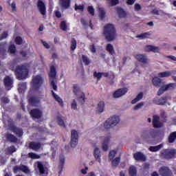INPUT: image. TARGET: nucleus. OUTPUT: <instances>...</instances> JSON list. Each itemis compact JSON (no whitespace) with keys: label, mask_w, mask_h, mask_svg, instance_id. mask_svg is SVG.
<instances>
[{"label":"nucleus","mask_w":176,"mask_h":176,"mask_svg":"<svg viewBox=\"0 0 176 176\" xmlns=\"http://www.w3.org/2000/svg\"><path fill=\"white\" fill-rule=\"evenodd\" d=\"M153 85L155 87H160L162 85H163L157 91V96H162L164 94L165 91H168V90H174L175 89L176 85L175 83H169L164 85V82L162 81V79L158 76H155L153 80Z\"/></svg>","instance_id":"nucleus-1"},{"label":"nucleus","mask_w":176,"mask_h":176,"mask_svg":"<svg viewBox=\"0 0 176 176\" xmlns=\"http://www.w3.org/2000/svg\"><path fill=\"white\" fill-rule=\"evenodd\" d=\"M28 72H30V65L24 64L16 66L15 69V75L16 76V79L19 80H24V79H27L28 78Z\"/></svg>","instance_id":"nucleus-2"},{"label":"nucleus","mask_w":176,"mask_h":176,"mask_svg":"<svg viewBox=\"0 0 176 176\" xmlns=\"http://www.w3.org/2000/svg\"><path fill=\"white\" fill-rule=\"evenodd\" d=\"M103 35L105 39L109 42L115 41V39H116V30L115 29V25L111 23L106 24L103 29Z\"/></svg>","instance_id":"nucleus-3"},{"label":"nucleus","mask_w":176,"mask_h":176,"mask_svg":"<svg viewBox=\"0 0 176 176\" xmlns=\"http://www.w3.org/2000/svg\"><path fill=\"white\" fill-rule=\"evenodd\" d=\"M33 90H38L43 85V77L41 75L34 76L31 82Z\"/></svg>","instance_id":"nucleus-4"},{"label":"nucleus","mask_w":176,"mask_h":176,"mask_svg":"<svg viewBox=\"0 0 176 176\" xmlns=\"http://www.w3.org/2000/svg\"><path fill=\"white\" fill-rule=\"evenodd\" d=\"M175 149H164L161 151V156L164 159H173L175 156Z\"/></svg>","instance_id":"nucleus-5"},{"label":"nucleus","mask_w":176,"mask_h":176,"mask_svg":"<svg viewBox=\"0 0 176 176\" xmlns=\"http://www.w3.org/2000/svg\"><path fill=\"white\" fill-rule=\"evenodd\" d=\"M74 93L78 96V100L80 102V104H83L85 102V94L80 91V88L79 86L76 85H74Z\"/></svg>","instance_id":"nucleus-6"},{"label":"nucleus","mask_w":176,"mask_h":176,"mask_svg":"<svg viewBox=\"0 0 176 176\" xmlns=\"http://www.w3.org/2000/svg\"><path fill=\"white\" fill-rule=\"evenodd\" d=\"M49 76L51 85L54 90H57V85H56V82H54V79L56 78V67L54 66L51 67Z\"/></svg>","instance_id":"nucleus-7"},{"label":"nucleus","mask_w":176,"mask_h":176,"mask_svg":"<svg viewBox=\"0 0 176 176\" xmlns=\"http://www.w3.org/2000/svg\"><path fill=\"white\" fill-rule=\"evenodd\" d=\"M71 134V146L72 148H75V146L78 145V138H79L78 135V131H76V130H72Z\"/></svg>","instance_id":"nucleus-8"},{"label":"nucleus","mask_w":176,"mask_h":176,"mask_svg":"<svg viewBox=\"0 0 176 176\" xmlns=\"http://www.w3.org/2000/svg\"><path fill=\"white\" fill-rule=\"evenodd\" d=\"M37 8L41 14H42L43 16H45V14H46V6L45 5V3L42 1V0H38L37 3Z\"/></svg>","instance_id":"nucleus-9"},{"label":"nucleus","mask_w":176,"mask_h":176,"mask_svg":"<svg viewBox=\"0 0 176 176\" xmlns=\"http://www.w3.org/2000/svg\"><path fill=\"white\" fill-rule=\"evenodd\" d=\"M160 174L162 176H172L173 172L168 168L163 166L160 169Z\"/></svg>","instance_id":"nucleus-10"},{"label":"nucleus","mask_w":176,"mask_h":176,"mask_svg":"<svg viewBox=\"0 0 176 176\" xmlns=\"http://www.w3.org/2000/svg\"><path fill=\"white\" fill-rule=\"evenodd\" d=\"M126 93L127 89H119L113 93V97L114 98H119L120 97H122V96H124Z\"/></svg>","instance_id":"nucleus-11"},{"label":"nucleus","mask_w":176,"mask_h":176,"mask_svg":"<svg viewBox=\"0 0 176 176\" xmlns=\"http://www.w3.org/2000/svg\"><path fill=\"white\" fill-rule=\"evenodd\" d=\"M19 171H23L25 174H30V169H28V167L23 165L14 167V173H19Z\"/></svg>","instance_id":"nucleus-12"},{"label":"nucleus","mask_w":176,"mask_h":176,"mask_svg":"<svg viewBox=\"0 0 176 176\" xmlns=\"http://www.w3.org/2000/svg\"><path fill=\"white\" fill-rule=\"evenodd\" d=\"M134 57L138 61H140V63H142L143 64H148V58L146 57V55L144 54H135Z\"/></svg>","instance_id":"nucleus-13"},{"label":"nucleus","mask_w":176,"mask_h":176,"mask_svg":"<svg viewBox=\"0 0 176 176\" xmlns=\"http://www.w3.org/2000/svg\"><path fill=\"white\" fill-rule=\"evenodd\" d=\"M153 126L156 129L163 127V123L160 122V118L157 116H154L153 118Z\"/></svg>","instance_id":"nucleus-14"},{"label":"nucleus","mask_w":176,"mask_h":176,"mask_svg":"<svg viewBox=\"0 0 176 176\" xmlns=\"http://www.w3.org/2000/svg\"><path fill=\"white\" fill-rule=\"evenodd\" d=\"M111 124L113 127H115V126H118L119 123L120 122V118L119 116H113L109 119Z\"/></svg>","instance_id":"nucleus-15"},{"label":"nucleus","mask_w":176,"mask_h":176,"mask_svg":"<svg viewBox=\"0 0 176 176\" xmlns=\"http://www.w3.org/2000/svg\"><path fill=\"white\" fill-rule=\"evenodd\" d=\"M94 157L98 163H101V151L98 147L94 149Z\"/></svg>","instance_id":"nucleus-16"},{"label":"nucleus","mask_w":176,"mask_h":176,"mask_svg":"<svg viewBox=\"0 0 176 176\" xmlns=\"http://www.w3.org/2000/svg\"><path fill=\"white\" fill-rule=\"evenodd\" d=\"M4 84L8 90L12 89V85H13V80L10 76H6L4 79Z\"/></svg>","instance_id":"nucleus-17"},{"label":"nucleus","mask_w":176,"mask_h":176,"mask_svg":"<svg viewBox=\"0 0 176 176\" xmlns=\"http://www.w3.org/2000/svg\"><path fill=\"white\" fill-rule=\"evenodd\" d=\"M133 157L135 160H138L139 162H145L146 160L145 155H144L142 153L140 152L135 153L133 155Z\"/></svg>","instance_id":"nucleus-18"},{"label":"nucleus","mask_w":176,"mask_h":176,"mask_svg":"<svg viewBox=\"0 0 176 176\" xmlns=\"http://www.w3.org/2000/svg\"><path fill=\"white\" fill-rule=\"evenodd\" d=\"M30 115L35 119H39L42 116V111L39 109H33L31 111Z\"/></svg>","instance_id":"nucleus-19"},{"label":"nucleus","mask_w":176,"mask_h":176,"mask_svg":"<svg viewBox=\"0 0 176 176\" xmlns=\"http://www.w3.org/2000/svg\"><path fill=\"white\" fill-rule=\"evenodd\" d=\"M110 140L111 138H109V136H107L104 139L102 142V149L104 152H107V151H108V144H109Z\"/></svg>","instance_id":"nucleus-20"},{"label":"nucleus","mask_w":176,"mask_h":176,"mask_svg":"<svg viewBox=\"0 0 176 176\" xmlns=\"http://www.w3.org/2000/svg\"><path fill=\"white\" fill-rule=\"evenodd\" d=\"M154 104H156V105H164L166 102H167V98L162 97L160 99H153Z\"/></svg>","instance_id":"nucleus-21"},{"label":"nucleus","mask_w":176,"mask_h":176,"mask_svg":"<svg viewBox=\"0 0 176 176\" xmlns=\"http://www.w3.org/2000/svg\"><path fill=\"white\" fill-rule=\"evenodd\" d=\"M42 98V95H39L38 96L30 98V103L33 105V107H36L38 104L40 102V100Z\"/></svg>","instance_id":"nucleus-22"},{"label":"nucleus","mask_w":176,"mask_h":176,"mask_svg":"<svg viewBox=\"0 0 176 176\" xmlns=\"http://www.w3.org/2000/svg\"><path fill=\"white\" fill-rule=\"evenodd\" d=\"M29 146L33 151H39L41 149V143L32 142L30 143Z\"/></svg>","instance_id":"nucleus-23"},{"label":"nucleus","mask_w":176,"mask_h":176,"mask_svg":"<svg viewBox=\"0 0 176 176\" xmlns=\"http://www.w3.org/2000/svg\"><path fill=\"white\" fill-rule=\"evenodd\" d=\"M34 166L37 167L40 174H45V167H43V164L41 162H37L34 164Z\"/></svg>","instance_id":"nucleus-24"},{"label":"nucleus","mask_w":176,"mask_h":176,"mask_svg":"<svg viewBox=\"0 0 176 176\" xmlns=\"http://www.w3.org/2000/svg\"><path fill=\"white\" fill-rule=\"evenodd\" d=\"M142 98H144V93L140 92L136 96V97L133 100H132L131 104H137V102H138L139 101H141Z\"/></svg>","instance_id":"nucleus-25"},{"label":"nucleus","mask_w":176,"mask_h":176,"mask_svg":"<svg viewBox=\"0 0 176 176\" xmlns=\"http://www.w3.org/2000/svg\"><path fill=\"white\" fill-rule=\"evenodd\" d=\"M152 34L151 32H146L144 33H141L140 34H138L136 36V38H138V39H146V38H149Z\"/></svg>","instance_id":"nucleus-26"},{"label":"nucleus","mask_w":176,"mask_h":176,"mask_svg":"<svg viewBox=\"0 0 176 176\" xmlns=\"http://www.w3.org/2000/svg\"><path fill=\"white\" fill-rule=\"evenodd\" d=\"M104 107H105V104L104 103V102H100L98 104V106L96 108V112H98V113H102V112H104Z\"/></svg>","instance_id":"nucleus-27"},{"label":"nucleus","mask_w":176,"mask_h":176,"mask_svg":"<svg viewBox=\"0 0 176 176\" xmlns=\"http://www.w3.org/2000/svg\"><path fill=\"white\" fill-rule=\"evenodd\" d=\"M170 76L171 72L170 71H165L157 74V76L160 78H170Z\"/></svg>","instance_id":"nucleus-28"},{"label":"nucleus","mask_w":176,"mask_h":176,"mask_svg":"<svg viewBox=\"0 0 176 176\" xmlns=\"http://www.w3.org/2000/svg\"><path fill=\"white\" fill-rule=\"evenodd\" d=\"M162 148H163V144L157 146H150L148 148V151H150V152H157L160 149H162Z\"/></svg>","instance_id":"nucleus-29"},{"label":"nucleus","mask_w":176,"mask_h":176,"mask_svg":"<svg viewBox=\"0 0 176 176\" xmlns=\"http://www.w3.org/2000/svg\"><path fill=\"white\" fill-rule=\"evenodd\" d=\"M70 0H60V4L64 9H68L69 8Z\"/></svg>","instance_id":"nucleus-30"},{"label":"nucleus","mask_w":176,"mask_h":176,"mask_svg":"<svg viewBox=\"0 0 176 176\" xmlns=\"http://www.w3.org/2000/svg\"><path fill=\"white\" fill-rule=\"evenodd\" d=\"M52 96L54 98V100H56L57 101V102H58V104L60 105V107H63V99H61V98H60V96H58L57 94H56L54 93V91H52Z\"/></svg>","instance_id":"nucleus-31"},{"label":"nucleus","mask_w":176,"mask_h":176,"mask_svg":"<svg viewBox=\"0 0 176 176\" xmlns=\"http://www.w3.org/2000/svg\"><path fill=\"white\" fill-rule=\"evenodd\" d=\"M117 13L120 19L126 17V12H124V10H123L122 8H117Z\"/></svg>","instance_id":"nucleus-32"},{"label":"nucleus","mask_w":176,"mask_h":176,"mask_svg":"<svg viewBox=\"0 0 176 176\" xmlns=\"http://www.w3.org/2000/svg\"><path fill=\"white\" fill-rule=\"evenodd\" d=\"M25 89H27V84L25 82H22L19 85L18 91L19 93H23Z\"/></svg>","instance_id":"nucleus-33"},{"label":"nucleus","mask_w":176,"mask_h":176,"mask_svg":"<svg viewBox=\"0 0 176 176\" xmlns=\"http://www.w3.org/2000/svg\"><path fill=\"white\" fill-rule=\"evenodd\" d=\"M106 50H107L110 54H115V50H113V45H112V44H107L106 46Z\"/></svg>","instance_id":"nucleus-34"},{"label":"nucleus","mask_w":176,"mask_h":176,"mask_svg":"<svg viewBox=\"0 0 176 176\" xmlns=\"http://www.w3.org/2000/svg\"><path fill=\"white\" fill-rule=\"evenodd\" d=\"M103 127L104 129V130H109V129H112V127H113L112 126V124H111L109 120L108 119L103 125Z\"/></svg>","instance_id":"nucleus-35"},{"label":"nucleus","mask_w":176,"mask_h":176,"mask_svg":"<svg viewBox=\"0 0 176 176\" xmlns=\"http://www.w3.org/2000/svg\"><path fill=\"white\" fill-rule=\"evenodd\" d=\"M176 140V131L170 134L168 141L170 144H173Z\"/></svg>","instance_id":"nucleus-36"},{"label":"nucleus","mask_w":176,"mask_h":176,"mask_svg":"<svg viewBox=\"0 0 176 176\" xmlns=\"http://www.w3.org/2000/svg\"><path fill=\"white\" fill-rule=\"evenodd\" d=\"M100 20H104L105 19V11L104 8H99V14H98Z\"/></svg>","instance_id":"nucleus-37"},{"label":"nucleus","mask_w":176,"mask_h":176,"mask_svg":"<svg viewBox=\"0 0 176 176\" xmlns=\"http://www.w3.org/2000/svg\"><path fill=\"white\" fill-rule=\"evenodd\" d=\"M137 174V169L134 166H131L129 168V175L131 176H135Z\"/></svg>","instance_id":"nucleus-38"},{"label":"nucleus","mask_w":176,"mask_h":176,"mask_svg":"<svg viewBox=\"0 0 176 176\" xmlns=\"http://www.w3.org/2000/svg\"><path fill=\"white\" fill-rule=\"evenodd\" d=\"M144 107V102H140L136 105H135L133 108V111H138L139 109H141Z\"/></svg>","instance_id":"nucleus-39"},{"label":"nucleus","mask_w":176,"mask_h":176,"mask_svg":"<svg viewBox=\"0 0 176 176\" xmlns=\"http://www.w3.org/2000/svg\"><path fill=\"white\" fill-rule=\"evenodd\" d=\"M6 138L9 140V141H11V142H16V141H17V138L12 134H8Z\"/></svg>","instance_id":"nucleus-40"},{"label":"nucleus","mask_w":176,"mask_h":176,"mask_svg":"<svg viewBox=\"0 0 176 176\" xmlns=\"http://www.w3.org/2000/svg\"><path fill=\"white\" fill-rule=\"evenodd\" d=\"M119 163H120V157H116L112 160V166H113V167H116Z\"/></svg>","instance_id":"nucleus-41"},{"label":"nucleus","mask_w":176,"mask_h":176,"mask_svg":"<svg viewBox=\"0 0 176 176\" xmlns=\"http://www.w3.org/2000/svg\"><path fill=\"white\" fill-rule=\"evenodd\" d=\"M14 133H16L18 137H21L23 135V130L18 128L14 129Z\"/></svg>","instance_id":"nucleus-42"},{"label":"nucleus","mask_w":176,"mask_h":176,"mask_svg":"<svg viewBox=\"0 0 176 176\" xmlns=\"http://www.w3.org/2000/svg\"><path fill=\"white\" fill-rule=\"evenodd\" d=\"M8 52L11 54H14L16 53V47L14 45H11L8 49Z\"/></svg>","instance_id":"nucleus-43"},{"label":"nucleus","mask_w":176,"mask_h":176,"mask_svg":"<svg viewBox=\"0 0 176 176\" xmlns=\"http://www.w3.org/2000/svg\"><path fill=\"white\" fill-rule=\"evenodd\" d=\"M82 60L85 65H89V64H90V60H89V58H87V56L82 55Z\"/></svg>","instance_id":"nucleus-44"},{"label":"nucleus","mask_w":176,"mask_h":176,"mask_svg":"<svg viewBox=\"0 0 176 176\" xmlns=\"http://www.w3.org/2000/svg\"><path fill=\"white\" fill-rule=\"evenodd\" d=\"M76 49V40L74 38L72 39V44H71V50L74 52Z\"/></svg>","instance_id":"nucleus-45"},{"label":"nucleus","mask_w":176,"mask_h":176,"mask_svg":"<svg viewBox=\"0 0 176 176\" xmlns=\"http://www.w3.org/2000/svg\"><path fill=\"white\" fill-rule=\"evenodd\" d=\"M29 157H30L31 159H39L41 157V156H39L38 155H37L36 153H30L28 154Z\"/></svg>","instance_id":"nucleus-46"},{"label":"nucleus","mask_w":176,"mask_h":176,"mask_svg":"<svg viewBox=\"0 0 176 176\" xmlns=\"http://www.w3.org/2000/svg\"><path fill=\"white\" fill-rule=\"evenodd\" d=\"M14 152H16V148L14 146H10L6 149L7 153H13Z\"/></svg>","instance_id":"nucleus-47"},{"label":"nucleus","mask_w":176,"mask_h":176,"mask_svg":"<svg viewBox=\"0 0 176 176\" xmlns=\"http://www.w3.org/2000/svg\"><path fill=\"white\" fill-rule=\"evenodd\" d=\"M60 28L63 30V31H67V26L65 21L60 23Z\"/></svg>","instance_id":"nucleus-48"},{"label":"nucleus","mask_w":176,"mask_h":176,"mask_svg":"<svg viewBox=\"0 0 176 176\" xmlns=\"http://www.w3.org/2000/svg\"><path fill=\"white\" fill-rule=\"evenodd\" d=\"M116 156V151H111L109 155L110 160H113V157Z\"/></svg>","instance_id":"nucleus-49"},{"label":"nucleus","mask_w":176,"mask_h":176,"mask_svg":"<svg viewBox=\"0 0 176 176\" xmlns=\"http://www.w3.org/2000/svg\"><path fill=\"white\" fill-rule=\"evenodd\" d=\"M88 13L91 14V16H94V8L93 6H89L87 8Z\"/></svg>","instance_id":"nucleus-50"},{"label":"nucleus","mask_w":176,"mask_h":176,"mask_svg":"<svg viewBox=\"0 0 176 176\" xmlns=\"http://www.w3.org/2000/svg\"><path fill=\"white\" fill-rule=\"evenodd\" d=\"M57 122L59 126H61L62 127H65V123H64L63 119H61L60 118H58Z\"/></svg>","instance_id":"nucleus-51"},{"label":"nucleus","mask_w":176,"mask_h":176,"mask_svg":"<svg viewBox=\"0 0 176 176\" xmlns=\"http://www.w3.org/2000/svg\"><path fill=\"white\" fill-rule=\"evenodd\" d=\"M151 52H153V53H159V52H160V47L153 45Z\"/></svg>","instance_id":"nucleus-52"},{"label":"nucleus","mask_w":176,"mask_h":176,"mask_svg":"<svg viewBox=\"0 0 176 176\" xmlns=\"http://www.w3.org/2000/svg\"><path fill=\"white\" fill-rule=\"evenodd\" d=\"M142 8L141 7V5H140L139 3H135L134 5V10L135 12H140V10H141Z\"/></svg>","instance_id":"nucleus-53"},{"label":"nucleus","mask_w":176,"mask_h":176,"mask_svg":"<svg viewBox=\"0 0 176 176\" xmlns=\"http://www.w3.org/2000/svg\"><path fill=\"white\" fill-rule=\"evenodd\" d=\"M15 42H16V45H22L23 38H21V37H20V36H17L15 39Z\"/></svg>","instance_id":"nucleus-54"},{"label":"nucleus","mask_w":176,"mask_h":176,"mask_svg":"<svg viewBox=\"0 0 176 176\" xmlns=\"http://www.w3.org/2000/svg\"><path fill=\"white\" fill-rule=\"evenodd\" d=\"M85 9V8L83 7V6L82 5H75V10H80V12H83V10Z\"/></svg>","instance_id":"nucleus-55"},{"label":"nucleus","mask_w":176,"mask_h":176,"mask_svg":"<svg viewBox=\"0 0 176 176\" xmlns=\"http://www.w3.org/2000/svg\"><path fill=\"white\" fill-rule=\"evenodd\" d=\"M94 78H96V79H98V80H100V79H101V77L102 76V73L95 72L94 74Z\"/></svg>","instance_id":"nucleus-56"},{"label":"nucleus","mask_w":176,"mask_h":176,"mask_svg":"<svg viewBox=\"0 0 176 176\" xmlns=\"http://www.w3.org/2000/svg\"><path fill=\"white\" fill-rule=\"evenodd\" d=\"M6 47V43H1L0 44V53H2V52L5 50Z\"/></svg>","instance_id":"nucleus-57"},{"label":"nucleus","mask_w":176,"mask_h":176,"mask_svg":"<svg viewBox=\"0 0 176 176\" xmlns=\"http://www.w3.org/2000/svg\"><path fill=\"white\" fill-rule=\"evenodd\" d=\"M59 160L60 162V165L64 166V163H65V157H64V155H60Z\"/></svg>","instance_id":"nucleus-58"},{"label":"nucleus","mask_w":176,"mask_h":176,"mask_svg":"<svg viewBox=\"0 0 176 176\" xmlns=\"http://www.w3.org/2000/svg\"><path fill=\"white\" fill-rule=\"evenodd\" d=\"M72 109H76L78 107V104H76V100H74L71 104Z\"/></svg>","instance_id":"nucleus-59"},{"label":"nucleus","mask_w":176,"mask_h":176,"mask_svg":"<svg viewBox=\"0 0 176 176\" xmlns=\"http://www.w3.org/2000/svg\"><path fill=\"white\" fill-rule=\"evenodd\" d=\"M152 46L153 45H145L144 47L145 52H152Z\"/></svg>","instance_id":"nucleus-60"},{"label":"nucleus","mask_w":176,"mask_h":176,"mask_svg":"<svg viewBox=\"0 0 176 176\" xmlns=\"http://www.w3.org/2000/svg\"><path fill=\"white\" fill-rule=\"evenodd\" d=\"M118 0H110V5L111 6H115V5H118Z\"/></svg>","instance_id":"nucleus-61"},{"label":"nucleus","mask_w":176,"mask_h":176,"mask_svg":"<svg viewBox=\"0 0 176 176\" xmlns=\"http://www.w3.org/2000/svg\"><path fill=\"white\" fill-rule=\"evenodd\" d=\"M148 137L149 138H155L156 137V132L155 131H151Z\"/></svg>","instance_id":"nucleus-62"},{"label":"nucleus","mask_w":176,"mask_h":176,"mask_svg":"<svg viewBox=\"0 0 176 176\" xmlns=\"http://www.w3.org/2000/svg\"><path fill=\"white\" fill-rule=\"evenodd\" d=\"M41 43H43L45 49H50V45H49V44L46 41H41Z\"/></svg>","instance_id":"nucleus-63"},{"label":"nucleus","mask_w":176,"mask_h":176,"mask_svg":"<svg viewBox=\"0 0 176 176\" xmlns=\"http://www.w3.org/2000/svg\"><path fill=\"white\" fill-rule=\"evenodd\" d=\"M166 58H169V60H171L172 61H176V57L175 56H167Z\"/></svg>","instance_id":"nucleus-64"}]
</instances>
